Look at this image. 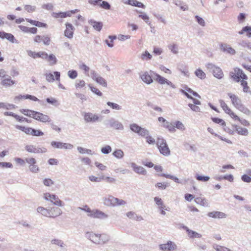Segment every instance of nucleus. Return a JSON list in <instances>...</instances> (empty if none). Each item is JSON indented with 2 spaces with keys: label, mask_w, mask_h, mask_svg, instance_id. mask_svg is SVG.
Instances as JSON below:
<instances>
[{
  "label": "nucleus",
  "mask_w": 251,
  "mask_h": 251,
  "mask_svg": "<svg viewBox=\"0 0 251 251\" xmlns=\"http://www.w3.org/2000/svg\"><path fill=\"white\" fill-rule=\"evenodd\" d=\"M150 74L148 72H145L140 75V78L145 83L148 84H151L153 82V78L160 84L163 85L166 84L173 89H175L176 88L175 85L173 84L172 82L161 76L159 74L152 71H150Z\"/></svg>",
  "instance_id": "nucleus-1"
},
{
  "label": "nucleus",
  "mask_w": 251,
  "mask_h": 251,
  "mask_svg": "<svg viewBox=\"0 0 251 251\" xmlns=\"http://www.w3.org/2000/svg\"><path fill=\"white\" fill-rule=\"evenodd\" d=\"M50 218H55L62 214V211L59 207H52L49 209Z\"/></svg>",
  "instance_id": "nucleus-23"
},
{
  "label": "nucleus",
  "mask_w": 251,
  "mask_h": 251,
  "mask_svg": "<svg viewBox=\"0 0 251 251\" xmlns=\"http://www.w3.org/2000/svg\"><path fill=\"white\" fill-rule=\"evenodd\" d=\"M32 118L43 123L50 122L51 121L49 116L37 111H35L32 115Z\"/></svg>",
  "instance_id": "nucleus-10"
},
{
  "label": "nucleus",
  "mask_w": 251,
  "mask_h": 251,
  "mask_svg": "<svg viewBox=\"0 0 251 251\" xmlns=\"http://www.w3.org/2000/svg\"><path fill=\"white\" fill-rule=\"evenodd\" d=\"M228 96L231 99L233 105L237 108L239 109L243 104L241 100L235 95L231 93H228Z\"/></svg>",
  "instance_id": "nucleus-20"
},
{
  "label": "nucleus",
  "mask_w": 251,
  "mask_h": 251,
  "mask_svg": "<svg viewBox=\"0 0 251 251\" xmlns=\"http://www.w3.org/2000/svg\"><path fill=\"white\" fill-rule=\"evenodd\" d=\"M163 126L165 128H167L170 132H174L176 131L174 124L173 125L168 121H167L163 125Z\"/></svg>",
  "instance_id": "nucleus-40"
},
{
  "label": "nucleus",
  "mask_w": 251,
  "mask_h": 251,
  "mask_svg": "<svg viewBox=\"0 0 251 251\" xmlns=\"http://www.w3.org/2000/svg\"><path fill=\"white\" fill-rule=\"evenodd\" d=\"M47 59H48V61L50 62V65H54L57 63V59L55 56L53 54L48 55Z\"/></svg>",
  "instance_id": "nucleus-44"
},
{
  "label": "nucleus",
  "mask_w": 251,
  "mask_h": 251,
  "mask_svg": "<svg viewBox=\"0 0 251 251\" xmlns=\"http://www.w3.org/2000/svg\"><path fill=\"white\" fill-rule=\"evenodd\" d=\"M66 29L64 32L65 36L68 38H72L75 28L71 24L68 23L66 24Z\"/></svg>",
  "instance_id": "nucleus-24"
},
{
  "label": "nucleus",
  "mask_w": 251,
  "mask_h": 251,
  "mask_svg": "<svg viewBox=\"0 0 251 251\" xmlns=\"http://www.w3.org/2000/svg\"><path fill=\"white\" fill-rule=\"evenodd\" d=\"M15 127L17 129H20L22 131H24L26 134H31V130H32V128L31 127H25L19 125H16Z\"/></svg>",
  "instance_id": "nucleus-35"
},
{
  "label": "nucleus",
  "mask_w": 251,
  "mask_h": 251,
  "mask_svg": "<svg viewBox=\"0 0 251 251\" xmlns=\"http://www.w3.org/2000/svg\"><path fill=\"white\" fill-rule=\"evenodd\" d=\"M90 74L91 77L97 83L101 85L103 87H107V84L106 80L100 76L95 71L91 70L90 71Z\"/></svg>",
  "instance_id": "nucleus-6"
},
{
  "label": "nucleus",
  "mask_w": 251,
  "mask_h": 251,
  "mask_svg": "<svg viewBox=\"0 0 251 251\" xmlns=\"http://www.w3.org/2000/svg\"><path fill=\"white\" fill-rule=\"evenodd\" d=\"M168 48L174 54H177L178 52V46L176 44H169L168 45Z\"/></svg>",
  "instance_id": "nucleus-42"
},
{
  "label": "nucleus",
  "mask_w": 251,
  "mask_h": 251,
  "mask_svg": "<svg viewBox=\"0 0 251 251\" xmlns=\"http://www.w3.org/2000/svg\"><path fill=\"white\" fill-rule=\"evenodd\" d=\"M99 234H95L92 232H87L85 234V237L91 240L93 243L100 245Z\"/></svg>",
  "instance_id": "nucleus-18"
},
{
  "label": "nucleus",
  "mask_w": 251,
  "mask_h": 251,
  "mask_svg": "<svg viewBox=\"0 0 251 251\" xmlns=\"http://www.w3.org/2000/svg\"><path fill=\"white\" fill-rule=\"evenodd\" d=\"M234 128L236 131L240 135L244 136H247L248 135V130L246 128H243L237 125L234 126Z\"/></svg>",
  "instance_id": "nucleus-30"
},
{
  "label": "nucleus",
  "mask_w": 251,
  "mask_h": 251,
  "mask_svg": "<svg viewBox=\"0 0 251 251\" xmlns=\"http://www.w3.org/2000/svg\"><path fill=\"white\" fill-rule=\"evenodd\" d=\"M247 40H240L237 43V50H241L246 49Z\"/></svg>",
  "instance_id": "nucleus-36"
},
{
  "label": "nucleus",
  "mask_w": 251,
  "mask_h": 251,
  "mask_svg": "<svg viewBox=\"0 0 251 251\" xmlns=\"http://www.w3.org/2000/svg\"><path fill=\"white\" fill-rule=\"evenodd\" d=\"M51 146L57 149H65L71 150L73 148V145L61 142L52 141L50 143Z\"/></svg>",
  "instance_id": "nucleus-12"
},
{
  "label": "nucleus",
  "mask_w": 251,
  "mask_h": 251,
  "mask_svg": "<svg viewBox=\"0 0 251 251\" xmlns=\"http://www.w3.org/2000/svg\"><path fill=\"white\" fill-rule=\"evenodd\" d=\"M126 215L128 218L137 221H141L143 220V218L141 216L138 215L135 212L133 211H129L127 212Z\"/></svg>",
  "instance_id": "nucleus-28"
},
{
  "label": "nucleus",
  "mask_w": 251,
  "mask_h": 251,
  "mask_svg": "<svg viewBox=\"0 0 251 251\" xmlns=\"http://www.w3.org/2000/svg\"><path fill=\"white\" fill-rule=\"evenodd\" d=\"M159 176H160L165 177L167 178L171 179L173 180L176 183H181L182 184H185L189 180V179H185L184 180V182H183L182 181H180L177 177H176L175 176H172L171 175L165 174H161L159 175Z\"/></svg>",
  "instance_id": "nucleus-27"
},
{
  "label": "nucleus",
  "mask_w": 251,
  "mask_h": 251,
  "mask_svg": "<svg viewBox=\"0 0 251 251\" xmlns=\"http://www.w3.org/2000/svg\"><path fill=\"white\" fill-rule=\"evenodd\" d=\"M238 109L247 115H250L251 113V111L243 105H242Z\"/></svg>",
  "instance_id": "nucleus-63"
},
{
  "label": "nucleus",
  "mask_w": 251,
  "mask_h": 251,
  "mask_svg": "<svg viewBox=\"0 0 251 251\" xmlns=\"http://www.w3.org/2000/svg\"><path fill=\"white\" fill-rule=\"evenodd\" d=\"M84 119L87 123H89V122L94 123V122L99 121V117L96 114H94L92 113L88 112V113H85L84 114Z\"/></svg>",
  "instance_id": "nucleus-19"
},
{
  "label": "nucleus",
  "mask_w": 251,
  "mask_h": 251,
  "mask_svg": "<svg viewBox=\"0 0 251 251\" xmlns=\"http://www.w3.org/2000/svg\"><path fill=\"white\" fill-rule=\"evenodd\" d=\"M98 5H100L102 8L106 10H109L111 8V5L108 2L106 1H103L102 0V1H101L98 4Z\"/></svg>",
  "instance_id": "nucleus-50"
},
{
  "label": "nucleus",
  "mask_w": 251,
  "mask_h": 251,
  "mask_svg": "<svg viewBox=\"0 0 251 251\" xmlns=\"http://www.w3.org/2000/svg\"><path fill=\"white\" fill-rule=\"evenodd\" d=\"M0 38L2 39H6L12 43H19L18 40H17L13 35L11 33H6L4 31H1L0 33Z\"/></svg>",
  "instance_id": "nucleus-21"
},
{
  "label": "nucleus",
  "mask_w": 251,
  "mask_h": 251,
  "mask_svg": "<svg viewBox=\"0 0 251 251\" xmlns=\"http://www.w3.org/2000/svg\"><path fill=\"white\" fill-rule=\"evenodd\" d=\"M214 248L217 251H232L226 247H222L219 245H216L214 247Z\"/></svg>",
  "instance_id": "nucleus-64"
},
{
  "label": "nucleus",
  "mask_w": 251,
  "mask_h": 251,
  "mask_svg": "<svg viewBox=\"0 0 251 251\" xmlns=\"http://www.w3.org/2000/svg\"><path fill=\"white\" fill-rule=\"evenodd\" d=\"M245 32L247 33V36L251 38V26H246L242 28V30L239 31L238 33L240 35L243 34Z\"/></svg>",
  "instance_id": "nucleus-34"
},
{
  "label": "nucleus",
  "mask_w": 251,
  "mask_h": 251,
  "mask_svg": "<svg viewBox=\"0 0 251 251\" xmlns=\"http://www.w3.org/2000/svg\"><path fill=\"white\" fill-rule=\"evenodd\" d=\"M129 5L143 8H145V5L143 3L137 0H130Z\"/></svg>",
  "instance_id": "nucleus-38"
},
{
  "label": "nucleus",
  "mask_w": 251,
  "mask_h": 251,
  "mask_svg": "<svg viewBox=\"0 0 251 251\" xmlns=\"http://www.w3.org/2000/svg\"><path fill=\"white\" fill-rule=\"evenodd\" d=\"M77 150L79 151V152L81 154L87 153L89 154H92V151L89 149L83 148L80 147H78Z\"/></svg>",
  "instance_id": "nucleus-49"
},
{
  "label": "nucleus",
  "mask_w": 251,
  "mask_h": 251,
  "mask_svg": "<svg viewBox=\"0 0 251 251\" xmlns=\"http://www.w3.org/2000/svg\"><path fill=\"white\" fill-rule=\"evenodd\" d=\"M100 245L106 244L110 240V237L108 235L105 234H99Z\"/></svg>",
  "instance_id": "nucleus-33"
},
{
  "label": "nucleus",
  "mask_w": 251,
  "mask_h": 251,
  "mask_svg": "<svg viewBox=\"0 0 251 251\" xmlns=\"http://www.w3.org/2000/svg\"><path fill=\"white\" fill-rule=\"evenodd\" d=\"M230 75L231 77L237 82H239L241 79H248L247 76L243 72V71L238 68H235L234 69V73H230Z\"/></svg>",
  "instance_id": "nucleus-7"
},
{
  "label": "nucleus",
  "mask_w": 251,
  "mask_h": 251,
  "mask_svg": "<svg viewBox=\"0 0 251 251\" xmlns=\"http://www.w3.org/2000/svg\"><path fill=\"white\" fill-rule=\"evenodd\" d=\"M3 79L1 82V84L4 87H10L15 83V81L12 80L10 76Z\"/></svg>",
  "instance_id": "nucleus-29"
},
{
  "label": "nucleus",
  "mask_w": 251,
  "mask_h": 251,
  "mask_svg": "<svg viewBox=\"0 0 251 251\" xmlns=\"http://www.w3.org/2000/svg\"><path fill=\"white\" fill-rule=\"evenodd\" d=\"M22 99H30L32 100H33L35 101H39V102L41 101L40 100H39L36 97H35L34 96L30 95H20L19 96H16L14 98V101L15 102L17 103V102L20 101Z\"/></svg>",
  "instance_id": "nucleus-15"
},
{
  "label": "nucleus",
  "mask_w": 251,
  "mask_h": 251,
  "mask_svg": "<svg viewBox=\"0 0 251 251\" xmlns=\"http://www.w3.org/2000/svg\"><path fill=\"white\" fill-rule=\"evenodd\" d=\"M79 10L78 9L72 10L66 12H53L52 16L55 18H66L67 17H71L72 14H75Z\"/></svg>",
  "instance_id": "nucleus-11"
},
{
  "label": "nucleus",
  "mask_w": 251,
  "mask_h": 251,
  "mask_svg": "<svg viewBox=\"0 0 251 251\" xmlns=\"http://www.w3.org/2000/svg\"><path fill=\"white\" fill-rule=\"evenodd\" d=\"M112 154L118 159H122L124 155L123 151L121 149H117L115 150Z\"/></svg>",
  "instance_id": "nucleus-41"
},
{
  "label": "nucleus",
  "mask_w": 251,
  "mask_h": 251,
  "mask_svg": "<svg viewBox=\"0 0 251 251\" xmlns=\"http://www.w3.org/2000/svg\"><path fill=\"white\" fill-rule=\"evenodd\" d=\"M159 248L162 251H176L177 249V246L174 242L168 241L166 244L160 245Z\"/></svg>",
  "instance_id": "nucleus-9"
},
{
  "label": "nucleus",
  "mask_w": 251,
  "mask_h": 251,
  "mask_svg": "<svg viewBox=\"0 0 251 251\" xmlns=\"http://www.w3.org/2000/svg\"><path fill=\"white\" fill-rule=\"evenodd\" d=\"M195 75L199 78L203 79L206 77V74L201 69H198L195 71Z\"/></svg>",
  "instance_id": "nucleus-37"
},
{
  "label": "nucleus",
  "mask_w": 251,
  "mask_h": 251,
  "mask_svg": "<svg viewBox=\"0 0 251 251\" xmlns=\"http://www.w3.org/2000/svg\"><path fill=\"white\" fill-rule=\"evenodd\" d=\"M168 186V183L166 182H158L155 184V187L160 190H164Z\"/></svg>",
  "instance_id": "nucleus-61"
},
{
  "label": "nucleus",
  "mask_w": 251,
  "mask_h": 251,
  "mask_svg": "<svg viewBox=\"0 0 251 251\" xmlns=\"http://www.w3.org/2000/svg\"><path fill=\"white\" fill-rule=\"evenodd\" d=\"M152 57V55L148 51H145L144 53L141 55V58L143 60H150Z\"/></svg>",
  "instance_id": "nucleus-59"
},
{
  "label": "nucleus",
  "mask_w": 251,
  "mask_h": 251,
  "mask_svg": "<svg viewBox=\"0 0 251 251\" xmlns=\"http://www.w3.org/2000/svg\"><path fill=\"white\" fill-rule=\"evenodd\" d=\"M211 120L212 121L216 124H219L221 125L222 126H225L226 123L222 119H220L218 118H212Z\"/></svg>",
  "instance_id": "nucleus-55"
},
{
  "label": "nucleus",
  "mask_w": 251,
  "mask_h": 251,
  "mask_svg": "<svg viewBox=\"0 0 251 251\" xmlns=\"http://www.w3.org/2000/svg\"><path fill=\"white\" fill-rule=\"evenodd\" d=\"M46 101L48 103L51 104L54 106H57L59 104L58 101L53 98H48L46 99Z\"/></svg>",
  "instance_id": "nucleus-57"
},
{
  "label": "nucleus",
  "mask_w": 251,
  "mask_h": 251,
  "mask_svg": "<svg viewBox=\"0 0 251 251\" xmlns=\"http://www.w3.org/2000/svg\"><path fill=\"white\" fill-rule=\"evenodd\" d=\"M156 145L160 153L166 156L170 155V150L167 144L166 141L164 138L162 137H158L157 139Z\"/></svg>",
  "instance_id": "nucleus-2"
},
{
  "label": "nucleus",
  "mask_w": 251,
  "mask_h": 251,
  "mask_svg": "<svg viewBox=\"0 0 251 251\" xmlns=\"http://www.w3.org/2000/svg\"><path fill=\"white\" fill-rule=\"evenodd\" d=\"M107 122L110 127L114 128L116 130H123L124 129V126L122 123L114 119H111L107 121Z\"/></svg>",
  "instance_id": "nucleus-13"
},
{
  "label": "nucleus",
  "mask_w": 251,
  "mask_h": 251,
  "mask_svg": "<svg viewBox=\"0 0 251 251\" xmlns=\"http://www.w3.org/2000/svg\"><path fill=\"white\" fill-rule=\"evenodd\" d=\"M68 75L71 79H75L77 76V72L75 70H70L68 72Z\"/></svg>",
  "instance_id": "nucleus-51"
},
{
  "label": "nucleus",
  "mask_w": 251,
  "mask_h": 251,
  "mask_svg": "<svg viewBox=\"0 0 251 251\" xmlns=\"http://www.w3.org/2000/svg\"><path fill=\"white\" fill-rule=\"evenodd\" d=\"M89 23L93 26L95 29L99 31L101 30L103 25L101 22H98L93 20H90Z\"/></svg>",
  "instance_id": "nucleus-31"
},
{
  "label": "nucleus",
  "mask_w": 251,
  "mask_h": 251,
  "mask_svg": "<svg viewBox=\"0 0 251 251\" xmlns=\"http://www.w3.org/2000/svg\"><path fill=\"white\" fill-rule=\"evenodd\" d=\"M220 49L224 53L230 55H234L236 54L235 49L233 48L227 43H222L220 44Z\"/></svg>",
  "instance_id": "nucleus-8"
},
{
  "label": "nucleus",
  "mask_w": 251,
  "mask_h": 251,
  "mask_svg": "<svg viewBox=\"0 0 251 251\" xmlns=\"http://www.w3.org/2000/svg\"><path fill=\"white\" fill-rule=\"evenodd\" d=\"M107 105L111 107L113 109L120 110L122 109V106L119 105V104L114 103L110 101H108L107 102Z\"/></svg>",
  "instance_id": "nucleus-46"
},
{
  "label": "nucleus",
  "mask_w": 251,
  "mask_h": 251,
  "mask_svg": "<svg viewBox=\"0 0 251 251\" xmlns=\"http://www.w3.org/2000/svg\"><path fill=\"white\" fill-rule=\"evenodd\" d=\"M141 126H140L137 124L133 123L129 125L130 129L133 132L137 134L139 132Z\"/></svg>",
  "instance_id": "nucleus-39"
},
{
  "label": "nucleus",
  "mask_w": 251,
  "mask_h": 251,
  "mask_svg": "<svg viewBox=\"0 0 251 251\" xmlns=\"http://www.w3.org/2000/svg\"><path fill=\"white\" fill-rule=\"evenodd\" d=\"M149 134V131L147 129L142 127H141L139 132L138 134V135L145 138H146Z\"/></svg>",
  "instance_id": "nucleus-43"
},
{
  "label": "nucleus",
  "mask_w": 251,
  "mask_h": 251,
  "mask_svg": "<svg viewBox=\"0 0 251 251\" xmlns=\"http://www.w3.org/2000/svg\"><path fill=\"white\" fill-rule=\"evenodd\" d=\"M24 8L25 9L28 13L33 12L35 11L36 9V7L35 6L30 5H25Z\"/></svg>",
  "instance_id": "nucleus-58"
},
{
  "label": "nucleus",
  "mask_w": 251,
  "mask_h": 251,
  "mask_svg": "<svg viewBox=\"0 0 251 251\" xmlns=\"http://www.w3.org/2000/svg\"><path fill=\"white\" fill-rule=\"evenodd\" d=\"M195 177L197 180L202 182H206L210 179V177L208 176H200L198 174L196 175Z\"/></svg>",
  "instance_id": "nucleus-48"
},
{
  "label": "nucleus",
  "mask_w": 251,
  "mask_h": 251,
  "mask_svg": "<svg viewBox=\"0 0 251 251\" xmlns=\"http://www.w3.org/2000/svg\"><path fill=\"white\" fill-rule=\"evenodd\" d=\"M29 170L33 173H37L39 171V168L37 165L35 164L30 165L29 166Z\"/></svg>",
  "instance_id": "nucleus-62"
},
{
  "label": "nucleus",
  "mask_w": 251,
  "mask_h": 251,
  "mask_svg": "<svg viewBox=\"0 0 251 251\" xmlns=\"http://www.w3.org/2000/svg\"><path fill=\"white\" fill-rule=\"evenodd\" d=\"M104 203L107 206H125L126 204V202L122 199H119L112 196H109L107 198L104 199Z\"/></svg>",
  "instance_id": "nucleus-3"
},
{
  "label": "nucleus",
  "mask_w": 251,
  "mask_h": 251,
  "mask_svg": "<svg viewBox=\"0 0 251 251\" xmlns=\"http://www.w3.org/2000/svg\"><path fill=\"white\" fill-rule=\"evenodd\" d=\"M20 112L24 114L25 116H27L29 117L32 118V115L34 114L35 111L29 110V109H20Z\"/></svg>",
  "instance_id": "nucleus-45"
},
{
  "label": "nucleus",
  "mask_w": 251,
  "mask_h": 251,
  "mask_svg": "<svg viewBox=\"0 0 251 251\" xmlns=\"http://www.w3.org/2000/svg\"><path fill=\"white\" fill-rule=\"evenodd\" d=\"M175 128L184 130L185 129L184 125L180 121H176L174 123Z\"/></svg>",
  "instance_id": "nucleus-56"
},
{
  "label": "nucleus",
  "mask_w": 251,
  "mask_h": 251,
  "mask_svg": "<svg viewBox=\"0 0 251 251\" xmlns=\"http://www.w3.org/2000/svg\"><path fill=\"white\" fill-rule=\"evenodd\" d=\"M181 227L184 230H186L188 236L190 238H200L201 237V235L199 233L190 229L187 226L182 225Z\"/></svg>",
  "instance_id": "nucleus-16"
},
{
  "label": "nucleus",
  "mask_w": 251,
  "mask_h": 251,
  "mask_svg": "<svg viewBox=\"0 0 251 251\" xmlns=\"http://www.w3.org/2000/svg\"><path fill=\"white\" fill-rule=\"evenodd\" d=\"M87 216L94 218L103 219L106 218L107 215L98 209L92 210L91 214H87Z\"/></svg>",
  "instance_id": "nucleus-14"
},
{
  "label": "nucleus",
  "mask_w": 251,
  "mask_h": 251,
  "mask_svg": "<svg viewBox=\"0 0 251 251\" xmlns=\"http://www.w3.org/2000/svg\"><path fill=\"white\" fill-rule=\"evenodd\" d=\"M154 201L157 205L158 208L160 210L161 214L165 215L166 212L165 210H167V209L166 208L165 205H164L162 199L158 197H155L154 198Z\"/></svg>",
  "instance_id": "nucleus-17"
},
{
  "label": "nucleus",
  "mask_w": 251,
  "mask_h": 251,
  "mask_svg": "<svg viewBox=\"0 0 251 251\" xmlns=\"http://www.w3.org/2000/svg\"><path fill=\"white\" fill-rule=\"evenodd\" d=\"M37 211L43 216L50 218V212L49 209L45 208L42 206H39L37 208Z\"/></svg>",
  "instance_id": "nucleus-32"
},
{
  "label": "nucleus",
  "mask_w": 251,
  "mask_h": 251,
  "mask_svg": "<svg viewBox=\"0 0 251 251\" xmlns=\"http://www.w3.org/2000/svg\"><path fill=\"white\" fill-rule=\"evenodd\" d=\"M205 67L210 72L212 73L215 77L218 79H221L223 77V72L219 67L210 63L206 64Z\"/></svg>",
  "instance_id": "nucleus-4"
},
{
  "label": "nucleus",
  "mask_w": 251,
  "mask_h": 251,
  "mask_svg": "<svg viewBox=\"0 0 251 251\" xmlns=\"http://www.w3.org/2000/svg\"><path fill=\"white\" fill-rule=\"evenodd\" d=\"M25 150L29 153H42L47 151V150L45 148H40L35 145H27L25 147Z\"/></svg>",
  "instance_id": "nucleus-5"
},
{
  "label": "nucleus",
  "mask_w": 251,
  "mask_h": 251,
  "mask_svg": "<svg viewBox=\"0 0 251 251\" xmlns=\"http://www.w3.org/2000/svg\"><path fill=\"white\" fill-rule=\"evenodd\" d=\"M79 68L81 70H84V74L87 76H90V75L88 74V72L90 71V68L88 66H86L85 64L82 63L81 65H79Z\"/></svg>",
  "instance_id": "nucleus-52"
},
{
  "label": "nucleus",
  "mask_w": 251,
  "mask_h": 251,
  "mask_svg": "<svg viewBox=\"0 0 251 251\" xmlns=\"http://www.w3.org/2000/svg\"><path fill=\"white\" fill-rule=\"evenodd\" d=\"M43 135L44 133L42 131L40 130H37L32 128L31 135L35 136H43Z\"/></svg>",
  "instance_id": "nucleus-54"
},
{
  "label": "nucleus",
  "mask_w": 251,
  "mask_h": 251,
  "mask_svg": "<svg viewBox=\"0 0 251 251\" xmlns=\"http://www.w3.org/2000/svg\"><path fill=\"white\" fill-rule=\"evenodd\" d=\"M207 216L209 217H212L215 219H223L226 217V215L222 212L220 211H212L209 212Z\"/></svg>",
  "instance_id": "nucleus-26"
},
{
  "label": "nucleus",
  "mask_w": 251,
  "mask_h": 251,
  "mask_svg": "<svg viewBox=\"0 0 251 251\" xmlns=\"http://www.w3.org/2000/svg\"><path fill=\"white\" fill-rule=\"evenodd\" d=\"M43 184L46 186H50L54 184V182L50 178H46L43 181Z\"/></svg>",
  "instance_id": "nucleus-60"
},
{
  "label": "nucleus",
  "mask_w": 251,
  "mask_h": 251,
  "mask_svg": "<svg viewBox=\"0 0 251 251\" xmlns=\"http://www.w3.org/2000/svg\"><path fill=\"white\" fill-rule=\"evenodd\" d=\"M112 151L111 147L109 145H106L101 149V151L103 154H108Z\"/></svg>",
  "instance_id": "nucleus-53"
},
{
  "label": "nucleus",
  "mask_w": 251,
  "mask_h": 251,
  "mask_svg": "<svg viewBox=\"0 0 251 251\" xmlns=\"http://www.w3.org/2000/svg\"><path fill=\"white\" fill-rule=\"evenodd\" d=\"M51 243L52 244L56 245L59 247H63L64 245H65V244L64 243L63 241L58 239H53L51 240Z\"/></svg>",
  "instance_id": "nucleus-47"
},
{
  "label": "nucleus",
  "mask_w": 251,
  "mask_h": 251,
  "mask_svg": "<svg viewBox=\"0 0 251 251\" xmlns=\"http://www.w3.org/2000/svg\"><path fill=\"white\" fill-rule=\"evenodd\" d=\"M131 167L133 171L137 174L142 175H146L147 174L146 170L143 167L138 166L135 163H131Z\"/></svg>",
  "instance_id": "nucleus-25"
},
{
  "label": "nucleus",
  "mask_w": 251,
  "mask_h": 251,
  "mask_svg": "<svg viewBox=\"0 0 251 251\" xmlns=\"http://www.w3.org/2000/svg\"><path fill=\"white\" fill-rule=\"evenodd\" d=\"M28 55L33 58H36L37 57H40L42 59H47L48 54L45 51H39L36 52L29 50L28 51Z\"/></svg>",
  "instance_id": "nucleus-22"
}]
</instances>
